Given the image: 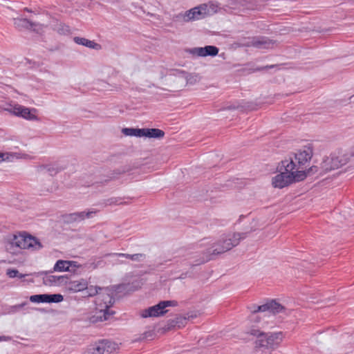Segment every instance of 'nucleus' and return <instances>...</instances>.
<instances>
[{"instance_id":"nucleus-1","label":"nucleus","mask_w":354,"mask_h":354,"mask_svg":"<svg viewBox=\"0 0 354 354\" xmlns=\"http://www.w3.org/2000/svg\"><path fill=\"white\" fill-rule=\"evenodd\" d=\"M290 161L282 160L277 167L278 173L271 179L273 187L282 189L296 182L304 180V174L296 169Z\"/></svg>"},{"instance_id":"nucleus-2","label":"nucleus","mask_w":354,"mask_h":354,"mask_svg":"<svg viewBox=\"0 0 354 354\" xmlns=\"http://www.w3.org/2000/svg\"><path fill=\"white\" fill-rule=\"evenodd\" d=\"M5 248L10 254H16L21 250H39L43 248V245L35 237L27 234H19L8 238L5 243Z\"/></svg>"},{"instance_id":"nucleus-3","label":"nucleus","mask_w":354,"mask_h":354,"mask_svg":"<svg viewBox=\"0 0 354 354\" xmlns=\"http://www.w3.org/2000/svg\"><path fill=\"white\" fill-rule=\"evenodd\" d=\"M246 333L257 337L255 341L257 348H263L270 352L278 348L284 338V335L281 331L265 333L254 326L249 327Z\"/></svg>"},{"instance_id":"nucleus-4","label":"nucleus","mask_w":354,"mask_h":354,"mask_svg":"<svg viewBox=\"0 0 354 354\" xmlns=\"http://www.w3.org/2000/svg\"><path fill=\"white\" fill-rule=\"evenodd\" d=\"M313 156V148L310 145H306L299 149L292 157H290L288 159L284 160L289 162L290 161L292 163V166L296 169L301 172L304 174V179L307 176L306 172V164L310 160Z\"/></svg>"},{"instance_id":"nucleus-5","label":"nucleus","mask_w":354,"mask_h":354,"mask_svg":"<svg viewBox=\"0 0 354 354\" xmlns=\"http://www.w3.org/2000/svg\"><path fill=\"white\" fill-rule=\"evenodd\" d=\"M113 304V297L110 292V290L107 288H103L95 299L96 310L99 315L97 317L100 321L108 319L110 314L108 313L109 308Z\"/></svg>"},{"instance_id":"nucleus-6","label":"nucleus","mask_w":354,"mask_h":354,"mask_svg":"<svg viewBox=\"0 0 354 354\" xmlns=\"http://www.w3.org/2000/svg\"><path fill=\"white\" fill-rule=\"evenodd\" d=\"M245 238L243 234L233 233L222 237L213 246V254H222L237 245L240 241Z\"/></svg>"},{"instance_id":"nucleus-7","label":"nucleus","mask_w":354,"mask_h":354,"mask_svg":"<svg viewBox=\"0 0 354 354\" xmlns=\"http://www.w3.org/2000/svg\"><path fill=\"white\" fill-rule=\"evenodd\" d=\"M119 350L117 343L102 340L87 346L82 354H118Z\"/></svg>"},{"instance_id":"nucleus-8","label":"nucleus","mask_w":354,"mask_h":354,"mask_svg":"<svg viewBox=\"0 0 354 354\" xmlns=\"http://www.w3.org/2000/svg\"><path fill=\"white\" fill-rule=\"evenodd\" d=\"M176 301H162L158 304L140 311V315L143 318L156 317L163 315L167 312L166 308L177 306Z\"/></svg>"},{"instance_id":"nucleus-9","label":"nucleus","mask_w":354,"mask_h":354,"mask_svg":"<svg viewBox=\"0 0 354 354\" xmlns=\"http://www.w3.org/2000/svg\"><path fill=\"white\" fill-rule=\"evenodd\" d=\"M8 112L28 120H37V109H30L18 104H10L5 109Z\"/></svg>"},{"instance_id":"nucleus-10","label":"nucleus","mask_w":354,"mask_h":354,"mask_svg":"<svg viewBox=\"0 0 354 354\" xmlns=\"http://www.w3.org/2000/svg\"><path fill=\"white\" fill-rule=\"evenodd\" d=\"M283 307L275 301H270L261 306H259L257 309L253 310V314L250 318L251 323L257 324L260 322V317L257 313L258 312H268L272 314H276L283 310Z\"/></svg>"},{"instance_id":"nucleus-11","label":"nucleus","mask_w":354,"mask_h":354,"mask_svg":"<svg viewBox=\"0 0 354 354\" xmlns=\"http://www.w3.org/2000/svg\"><path fill=\"white\" fill-rule=\"evenodd\" d=\"M187 52L195 57H214L218 53V48L214 46H206L205 47H195L190 48Z\"/></svg>"},{"instance_id":"nucleus-12","label":"nucleus","mask_w":354,"mask_h":354,"mask_svg":"<svg viewBox=\"0 0 354 354\" xmlns=\"http://www.w3.org/2000/svg\"><path fill=\"white\" fill-rule=\"evenodd\" d=\"M15 26L19 29H30L37 32L43 31L44 26L41 24H35L26 18L17 17L13 19Z\"/></svg>"},{"instance_id":"nucleus-13","label":"nucleus","mask_w":354,"mask_h":354,"mask_svg":"<svg viewBox=\"0 0 354 354\" xmlns=\"http://www.w3.org/2000/svg\"><path fill=\"white\" fill-rule=\"evenodd\" d=\"M64 297L60 294L55 295H34L30 297V301L33 303H59Z\"/></svg>"},{"instance_id":"nucleus-14","label":"nucleus","mask_w":354,"mask_h":354,"mask_svg":"<svg viewBox=\"0 0 354 354\" xmlns=\"http://www.w3.org/2000/svg\"><path fill=\"white\" fill-rule=\"evenodd\" d=\"M348 158L344 156L332 155L324 162L323 167L326 170H332L345 165Z\"/></svg>"},{"instance_id":"nucleus-15","label":"nucleus","mask_w":354,"mask_h":354,"mask_svg":"<svg viewBox=\"0 0 354 354\" xmlns=\"http://www.w3.org/2000/svg\"><path fill=\"white\" fill-rule=\"evenodd\" d=\"M202 9L203 8L201 6L195 7L186 11L183 14H180L179 17L185 22L198 20L204 17V13L201 11Z\"/></svg>"},{"instance_id":"nucleus-16","label":"nucleus","mask_w":354,"mask_h":354,"mask_svg":"<svg viewBox=\"0 0 354 354\" xmlns=\"http://www.w3.org/2000/svg\"><path fill=\"white\" fill-rule=\"evenodd\" d=\"M88 282L84 279L71 281L67 284V289L73 292L83 291L87 288Z\"/></svg>"},{"instance_id":"nucleus-17","label":"nucleus","mask_w":354,"mask_h":354,"mask_svg":"<svg viewBox=\"0 0 354 354\" xmlns=\"http://www.w3.org/2000/svg\"><path fill=\"white\" fill-rule=\"evenodd\" d=\"M178 79H183L185 81V85H194L200 82L201 77L196 73H187L185 71L179 73Z\"/></svg>"},{"instance_id":"nucleus-18","label":"nucleus","mask_w":354,"mask_h":354,"mask_svg":"<svg viewBox=\"0 0 354 354\" xmlns=\"http://www.w3.org/2000/svg\"><path fill=\"white\" fill-rule=\"evenodd\" d=\"M97 211L91 210L88 212H74L70 214L68 216V220L71 221H81L84 220L86 218H91L95 214Z\"/></svg>"},{"instance_id":"nucleus-19","label":"nucleus","mask_w":354,"mask_h":354,"mask_svg":"<svg viewBox=\"0 0 354 354\" xmlns=\"http://www.w3.org/2000/svg\"><path fill=\"white\" fill-rule=\"evenodd\" d=\"M73 40L77 44L84 46L91 49L100 50L102 48L100 44L84 37H75Z\"/></svg>"},{"instance_id":"nucleus-20","label":"nucleus","mask_w":354,"mask_h":354,"mask_svg":"<svg viewBox=\"0 0 354 354\" xmlns=\"http://www.w3.org/2000/svg\"><path fill=\"white\" fill-rule=\"evenodd\" d=\"M142 137L146 138H162L165 135L163 131L158 129H147L144 128L142 129Z\"/></svg>"},{"instance_id":"nucleus-21","label":"nucleus","mask_w":354,"mask_h":354,"mask_svg":"<svg viewBox=\"0 0 354 354\" xmlns=\"http://www.w3.org/2000/svg\"><path fill=\"white\" fill-rule=\"evenodd\" d=\"M272 40L267 38H255L252 41V46L258 48H269L273 46Z\"/></svg>"},{"instance_id":"nucleus-22","label":"nucleus","mask_w":354,"mask_h":354,"mask_svg":"<svg viewBox=\"0 0 354 354\" xmlns=\"http://www.w3.org/2000/svg\"><path fill=\"white\" fill-rule=\"evenodd\" d=\"M69 261L59 260L54 266L55 271L69 272L73 269L69 268Z\"/></svg>"},{"instance_id":"nucleus-23","label":"nucleus","mask_w":354,"mask_h":354,"mask_svg":"<svg viewBox=\"0 0 354 354\" xmlns=\"http://www.w3.org/2000/svg\"><path fill=\"white\" fill-rule=\"evenodd\" d=\"M122 132L127 136H135L141 138L142 131V129H134V128H124Z\"/></svg>"},{"instance_id":"nucleus-24","label":"nucleus","mask_w":354,"mask_h":354,"mask_svg":"<svg viewBox=\"0 0 354 354\" xmlns=\"http://www.w3.org/2000/svg\"><path fill=\"white\" fill-rule=\"evenodd\" d=\"M0 160L1 161H13L15 158H19V156L15 153H1L0 152Z\"/></svg>"},{"instance_id":"nucleus-25","label":"nucleus","mask_w":354,"mask_h":354,"mask_svg":"<svg viewBox=\"0 0 354 354\" xmlns=\"http://www.w3.org/2000/svg\"><path fill=\"white\" fill-rule=\"evenodd\" d=\"M86 290H87L86 292H87V295L88 297H93L95 295H97V297L98 295L100 294V292H102L103 288L97 287V286H91L90 287L87 286V288Z\"/></svg>"},{"instance_id":"nucleus-26","label":"nucleus","mask_w":354,"mask_h":354,"mask_svg":"<svg viewBox=\"0 0 354 354\" xmlns=\"http://www.w3.org/2000/svg\"><path fill=\"white\" fill-rule=\"evenodd\" d=\"M6 274L10 278H15V277L22 278L26 276V274H19V271L16 269H8L6 271Z\"/></svg>"},{"instance_id":"nucleus-27","label":"nucleus","mask_w":354,"mask_h":354,"mask_svg":"<svg viewBox=\"0 0 354 354\" xmlns=\"http://www.w3.org/2000/svg\"><path fill=\"white\" fill-rule=\"evenodd\" d=\"M68 265H69V268L73 269L70 272H73V273H77V270L80 268H82V267L80 264H79L77 261H69Z\"/></svg>"},{"instance_id":"nucleus-28","label":"nucleus","mask_w":354,"mask_h":354,"mask_svg":"<svg viewBox=\"0 0 354 354\" xmlns=\"http://www.w3.org/2000/svg\"><path fill=\"white\" fill-rule=\"evenodd\" d=\"M146 256L145 254L138 253L132 254L131 260L133 261H142L145 259Z\"/></svg>"},{"instance_id":"nucleus-29","label":"nucleus","mask_w":354,"mask_h":354,"mask_svg":"<svg viewBox=\"0 0 354 354\" xmlns=\"http://www.w3.org/2000/svg\"><path fill=\"white\" fill-rule=\"evenodd\" d=\"M114 255L117 256V257H125L129 259H131V257L132 256V254H124V253H115V254H114Z\"/></svg>"},{"instance_id":"nucleus-30","label":"nucleus","mask_w":354,"mask_h":354,"mask_svg":"<svg viewBox=\"0 0 354 354\" xmlns=\"http://www.w3.org/2000/svg\"><path fill=\"white\" fill-rule=\"evenodd\" d=\"M186 320H187V318L185 317H178L176 319V324H184L186 323Z\"/></svg>"},{"instance_id":"nucleus-31","label":"nucleus","mask_w":354,"mask_h":354,"mask_svg":"<svg viewBox=\"0 0 354 354\" xmlns=\"http://www.w3.org/2000/svg\"><path fill=\"white\" fill-rule=\"evenodd\" d=\"M11 339L10 336L0 335V342H8L10 341Z\"/></svg>"},{"instance_id":"nucleus-32","label":"nucleus","mask_w":354,"mask_h":354,"mask_svg":"<svg viewBox=\"0 0 354 354\" xmlns=\"http://www.w3.org/2000/svg\"><path fill=\"white\" fill-rule=\"evenodd\" d=\"M24 10H25L26 11H27V12H30V10L28 8H25Z\"/></svg>"},{"instance_id":"nucleus-33","label":"nucleus","mask_w":354,"mask_h":354,"mask_svg":"<svg viewBox=\"0 0 354 354\" xmlns=\"http://www.w3.org/2000/svg\"><path fill=\"white\" fill-rule=\"evenodd\" d=\"M353 102H354V95L351 97Z\"/></svg>"}]
</instances>
